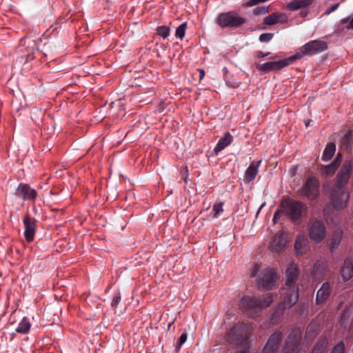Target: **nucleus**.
Instances as JSON below:
<instances>
[{"label": "nucleus", "mask_w": 353, "mask_h": 353, "mask_svg": "<svg viewBox=\"0 0 353 353\" xmlns=\"http://www.w3.org/2000/svg\"><path fill=\"white\" fill-rule=\"evenodd\" d=\"M204 77V70H200V78H203Z\"/></svg>", "instance_id": "47"}, {"label": "nucleus", "mask_w": 353, "mask_h": 353, "mask_svg": "<svg viewBox=\"0 0 353 353\" xmlns=\"http://www.w3.org/2000/svg\"><path fill=\"white\" fill-rule=\"evenodd\" d=\"M343 231L341 229L337 230L334 233V234L330 239V243H329V249L330 250L331 252H334L338 249V248L341 243V239L343 238Z\"/></svg>", "instance_id": "27"}, {"label": "nucleus", "mask_w": 353, "mask_h": 353, "mask_svg": "<svg viewBox=\"0 0 353 353\" xmlns=\"http://www.w3.org/2000/svg\"><path fill=\"white\" fill-rule=\"evenodd\" d=\"M271 294H266L261 297L243 296L239 301V308L248 317L254 318L261 314L263 309L268 307L272 302Z\"/></svg>", "instance_id": "1"}, {"label": "nucleus", "mask_w": 353, "mask_h": 353, "mask_svg": "<svg viewBox=\"0 0 353 353\" xmlns=\"http://www.w3.org/2000/svg\"><path fill=\"white\" fill-rule=\"evenodd\" d=\"M339 6V3H335V4L332 5L329 9H327L325 11V13L330 14L331 12L335 11L338 8Z\"/></svg>", "instance_id": "45"}, {"label": "nucleus", "mask_w": 353, "mask_h": 353, "mask_svg": "<svg viewBox=\"0 0 353 353\" xmlns=\"http://www.w3.org/2000/svg\"><path fill=\"white\" fill-rule=\"evenodd\" d=\"M281 56L279 54H276L273 57H271L270 58L271 59H277V58H279Z\"/></svg>", "instance_id": "49"}, {"label": "nucleus", "mask_w": 353, "mask_h": 353, "mask_svg": "<svg viewBox=\"0 0 353 353\" xmlns=\"http://www.w3.org/2000/svg\"><path fill=\"white\" fill-rule=\"evenodd\" d=\"M332 288L329 282H325L316 292V303L320 305L325 303L330 296Z\"/></svg>", "instance_id": "18"}, {"label": "nucleus", "mask_w": 353, "mask_h": 353, "mask_svg": "<svg viewBox=\"0 0 353 353\" xmlns=\"http://www.w3.org/2000/svg\"><path fill=\"white\" fill-rule=\"evenodd\" d=\"M213 212H214V216L218 215L221 212L223 211V203H216L214 204L212 208Z\"/></svg>", "instance_id": "42"}, {"label": "nucleus", "mask_w": 353, "mask_h": 353, "mask_svg": "<svg viewBox=\"0 0 353 353\" xmlns=\"http://www.w3.org/2000/svg\"><path fill=\"white\" fill-rule=\"evenodd\" d=\"M302 341V331L300 328H294L289 334L283 345L285 353H299Z\"/></svg>", "instance_id": "10"}, {"label": "nucleus", "mask_w": 353, "mask_h": 353, "mask_svg": "<svg viewBox=\"0 0 353 353\" xmlns=\"http://www.w3.org/2000/svg\"><path fill=\"white\" fill-rule=\"evenodd\" d=\"M233 141V137L230 132H226L224 137L221 138L216 145L215 146L214 151L216 154L225 149L227 146L230 145Z\"/></svg>", "instance_id": "25"}, {"label": "nucleus", "mask_w": 353, "mask_h": 353, "mask_svg": "<svg viewBox=\"0 0 353 353\" xmlns=\"http://www.w3.org/2000/svg\"><path fill=\"white\" fill-rule=\"evenodd\" d=\"M261 163V161H259L257 162L253 161L250 163L249 167L245 170L244 174L243 180L245 183L248 184L254 180L258 174V169Z\"/></svg>", "instance_id": "21"}, {"label": "nucleus", "mask_w": 353, "mask_h": 353, "mask_svg": "<svg viewBox=\"0 0 353 353\" xmlns=\"http://www.w3.org/2000/svg\"><path fill=\"white\" fill-rule=\"evenodd\" d=\"M23 223L25 229V239L28 243H30L34 240L36 233V220L34 218L26 214L23 217Z\"/></svg>", "instance_id": "17"}, {"label": "nucleus", "mask_w": 353, "mask_h": 353, "mask_svg": "<svg viewBox=\"0 0 353 353\" xmlns=\"http://www.w3.org/2000/svg\"><path fill=\"white\" fill-rule=\"evenodd\" d=\"M246 22V19L240 16L236 11H229L220 13L218 15L216 23L221 28H237Z\"/></svg>", "instance_id": "6"}, {"label": "nucleus", "mask_w": 353, "mask_h": 353, "mask_svg": "<svg viewBox=\"0 0 353 353\" xmlns=\"http://www.w3.org/2000/svg\"><path fill=\"white\" fill-rule=\"evenodd\" d=\"M172 323H173V322H172V323H169V324H168V329H170V327H171V325H172Z\"/></svg>", "instance_id": "51"}, {"label": "nucleus", "mask_w": 353, "mask_h": 353, "mask_svg": "<svg viewBox=\"0 0 353 353\" xmlns=\"http://www.w3.org/2000/svg\"><path fill=\"white\" fill-rule=\"evenodd\" d=\"M268 6H258L253 9V14L256 16L268 13Z\"/></svg>", "instance_id": "37"}, {"label": "nucleus", "mask_w": 353, "mask_h": 353, "mask_svg": "<svg viewBox=\"0 0 353 353\" xmlns=\"http://www.w3.org/2000/svg\"><path fill=\"white\" fill-rule=\"evenodd\" d=\"M328 48L327 43L325 41L312 40L302 46L298 52L292 57L294 61L301 59L304 56H313L321 53Z\"/></svg>", "instance_id": "5"}, {"label": "nucleus", "mask_w": 353, "mask_h": 353, "mask_svg": "<svg viewBox=\"0 0 353 353\" xmlns=\"http://www.w3.org/2000/svg\"><path fill=\"white\" fill-rule=\"evenodd\" d=\"M329 199L330 203L326 204L323 209L325 219H328L330 214L331 207L334 210H340L347 206L350 193L343 188L334 186L330 191Z\"/></svg>", "instance_id": "2"}, {"label": "nucleus", "mask_w": 353, "mask_h": 353, "mask_svg": "<svg viewBox=\"0 0 353 353\" xmlns=\"http://www.w3.org/2000/svg\"><path fill=\"white\" fill-rule=\"evenodd\" d=\"M319 325L316 322H311L308 324L305 330V339L312 341L319 334Z\"/></svg>", "instance_id": "29"}, {"label": "nucleus", "mask_w": 353, "mask_h": 353, "mask_svg": "<svg viewBox=\"0 0 353 353\" xmlns=\"http://www.w3.org/2000/svg\"><path fill=\"white\" fill-rule=\"evenodd\" d=\"M187 28V22L181 23L176 30L175 36L176 38L183 39Z\"/></svg>", "instance_id": "35"}, {"label": "nucleus", "mask_w": 353, "mask_h": 353, "mask_svg": "<svg viewBox=\"0 0 353 353\" xmlns=\"http://www.w3.org/2000/svg\"><path fill=\"white\" fill-rule=\"evenodd\" d=\"M353 133L352 130H349L342 138V144L346 148H350L352 142Z\"/></svg>", "instance_id": "34"}, {"label": "nucleus", "mask_w": 353, "mask_h": 353, "mask_svg": "<svg viewBox=\"0 0 353 353\" xmlns=\"http://www.w3.org/2000/svg\"><path fill=\"white\" fill-rule=\"evenodd\" d=\"M299 299V288L293 287L289 288L285 292L283 301L281 303L272 314L271 321L278 316L283 314L287 309L292 307Z\"/></svg>", "instance_id": "7"}, {"label": "nucleus", "mask_w": 353, "mask_h": 353, "mask_svg": "<svg viewBox=\"0 0 353 353\" xmlns=\"http://www.w3.org/2000/svg\"><path fill=\"white\" fill-rule=\"evenodd\" d=\"M278 274L275 269L265 268L259 274L256 282L259 288L271 290L276 283Z\"/></svg>", "instance_id": "9"}, {"label": "nucleus", "mask_w": 353, "mask_h": 353, "mask_svg": "<svg viewBox=\"0 0 353 353\" xmlns=\"http://www.w3.org/2000/svg\"><path fill=\"white\" fill-rule=\"evenodd\" d=\"M236 353H246V352L245 351H239V352H238Z\"/></svg>", "instance_id": "52"}, {"label": "nucleus", "mask_w": 353, "mask_h": 353, "mask_svg": "<svg viewBox=\"0 0 353 353\" xmlns=\"http://www.w3.org/2000/svg\"><path fill=\"white\" fill-rule=\"evenodd\" d=\"M284 213L283 209V210H276V212L274 214L272 221L274 224H276L279 219L281 218V214Z\"/></svg>", "instance_id": "43"}, {"label": "nucleus", "mask_w": 353, "mask_h": 353, "mask_svg": "<svg viewBox=\"0 0 353 353\" xmlns=\"http://www.w3.org/2000/svg\"><path fill=\"white\" fill-rule=\"evenodd\" d=\"M347 23H348V24L347 25L346 28L347 30H351V29L353 30V18L350 19L349 17H347V18L342 19L341 20V25H343V24H345Z\"/></svg>", "instance_id": "40"}, {"label": "nucleus", "mask_w": 353, "mask_h": 353, "mask_svg": "<svg viewBox=\"0 0 353 353\" xmlns=\"http://www.w3.org/2000/svg\"><path fill=\"white\" fill-rule=\"evenodd\" d=\"M187 338V333L185 332H183L178 340L177 345L175 348L176 352L180 350L181 345L186 341Z\"/></svg>", "instance_id": "38"}, {"label": "nucleus", "mask_w": 353, "mask_h": 353, "mask_svg": "<svg viewBox=\"0 0 353 353\" xmlns=\"http://www.w3.org/2000/svg\"><path fill=\"white\" fill-rule=\"evenodd\" d=\"M294 61L292 56L279 61H268L263 64H257L256 68L259 70L264 72L272 71H279L283 68L291 65Z\"/></svg>", "instance_id": "12"}, {"label": "nucleus", "mask_w": 353, "mask_h": 353, "mask_svg": "<svg viewBox=\"0 0 353 353\" xmlns=\"http://www.w3.org/2000/svg\"><path fill=\"white\" fill-rule=\"evenodd\" d=\"M326 268V265L323 261H317L311 273L312 278L316 281L323 280L325 276Z\"/></svg>", "instance_id": "22"}, {"label": "nucleus", "mask_w": 353, "mask_h": 353, "mask_svg": "<svg viewBox=\"0 0 353 353\" xmlns=\"http://www.w3.org/2000/svg\"><path fill=\"white\" fill-rule=\"evenodd\" d=\"M121 300V296L120 292H118V294L117 295L114 296L112 303H111V306L113 307H116L118 305V304L120 303Z\"/></svg>", "instance_id": "41"}, {"label": "nucleus", "mask_w": 353, "mask_h": 353, "mask_svg": "<svg viewBox=\"0 0 353 353\" xmlns=\"http://www.w3.org/2000/svg\"><path fill=\"white\" fill-rule=\"evenodd\" d=\"M259 265L255 264V265H254L253 270H252V273H251V275H250V276H251V277H254V276H256V273H257V272H258V271H259Z\"/></svg>", "instance_id": "46"}, {"label": "nucleus", "mask_w": 353, "mask_h": 353, "mask_svg": "<svg viewBox=\"0 0 353 353\" xmlns=\"http://www.w3.org/2000/svg\"><path fill=\"white\" fill-rule=\"evenodd\" d=\"M288 22V17L285 13L274 12L268 15L263 19V24L265 26H272L279 23H285Z\"/></svg>", "instance_id": "20"}, {"label": "nucleus", "mask_w": 353, "mask_h": 353, "mask_svg": "<svg viewBox=\"0 0 353 353\" xmlns=\"http://www.w3.org/2000/svg\"><path fill=\"white\" fill-rule=\"evenodd\" d=\"M286 245V241L283 235L277 233L270 242V249L272 252H279L282 251Z\"/></svg>", "instance_id": "24"}, {"label": "nucleus", "mask_w": 353, "mask_h": 353, "mask_svg": "<svg viewBox=\"0 0 353 353\" xmlns=\"http://www.w3.org/2000/svg\"><path fill=\"white\" fill-rule=\"evenodd\" d=\"M31 327V323L27 317H23L16 328V332L19 334H28Z\"/></svg>", "instance_id": "31"}, {"label": "nucleus", "mask_w": 353, "mask_h": 353, "mask_svg": "<svg viewBox=\"0 0 353 353\" xmlns=\"http://www.w3.org/2000/svg\"><path fill=\"white\" fill-rule=\"evenodd\" d=\"M270 54H271V52H263L262 51H258L256 52V57L258 58L266 57L270 56Z\"/></svg>", "instance_id": "44"}, {"label": "nucleus", "mask_w": 353, "mask_h": 353, "mask_svg": "<svg viewBox=\"0 0 353 353\" xmlns=\"http://www.w3.org/2000/svg\"><path fill=\"white\" fill-rule=\"evenodd\" d=\"M319 183L314 176L307 178L303 186L296 191V194L306 197L310 201L316 200L319 196Z\"/></svg>", "instance_id": "8"}, {"label": "nucleus", "mask_w": 353, "mask_h": 353, "mask_svg": "<svg viewBox=\"0 0 353 353\" xmlns=\"http://www.w3.org/2000/svg\"><path fill=\"white\" fill-rule=\"evenodd\" d=\"M352 168L353 165L352 161H345L337 174L336 182L334 186L345 188V186L347 185L350 179V172Z\"/></svg>", "instance_id": "13"}, {"label": "nucleus", "mask_w": 353, "mask_h": 353, "mask_svg": "<svg viewBox=\"0 0 353 353\" xmlns=\"http://www.w3.org/2000/svg\"><path fill=\"white\" fill-rule=\"evenodd\" d=\"M331 353H345V345L343 341H339L332 348Z\"/></svg>", "instance_id": "36"}, {"label": "nucleus", "mask_w": 353, "mask_h": 353, "mask_svg": "<svg viewBox=\"0 0 353 353\" xmlns=\"http://www.w3.org/2000/svg\"><path fill=\"white\" fill-rule=\"evenodd\" d=\"M314 2V0H292V1L288 3L285 8L288 10L295 11L299 9H302L300 12V16L302 18H305L308 14V10L305 8H307L310 6Z\"/></svg>", "instance_id": "16"}, {"label": "nucleus", "mask_w": 353, "mask_h": 353, "mask_svg": "<svg viewBox=\"0 0 353 353\" xmlns=\"http://www.w3.org/2000/svg\"><path fill=\"white\" fill-rule=\"evenodd\" d=\"M327 230L325 223L321 220H314L309 228V236L315 243L321 242L325 237Z\"/></svg>", "instance_id": "11"}, {"label": "nucleus", "mask_w": 353, "mask_h": 353, "mask_svg": "<svg viewBox=\"0 0 353 353\" xmlns=\"http://www.w3.org/2000/svg\"><path fill=\"white\" fill-rule=\"evenodd\" d=\"M328 346L327 337L323 338L314 347L311 353H323Z\"/></svg>", "instance_id": "32"}, {"label": "nucleus", "mask_w": 353, "mask_h": 353, "mask_svg": "<svg viewBox=\"0 0 353 353\" xmlns=\"http://www.w3.org/2000/svg\"><path fill=\"white\" fill-rule=\"evenodd\" d=\"M336 151V145L334 143L331 142L327 144L323 155L321 157V159L323 161H330L332 157L334 156Z\"/></svg>", "instance_id": "30"}, {"label": "nucleus", "mask_w": 353, "mask_h": 353, "mask_svg": "<svg viewBox=\"0 0 353 353\" xmlns=\"http://www.w3.org/2000/svg\"><path fill=\"white\" fill-rule=\"evenodd\" d=\"M310 121H307L305 122V125L307 127L309 125Z\"/></svg>", "instance_id": "50"}, {"label": "nucleus", "mask_w": 353, "mask_h": 353, "mask_svg": "<svg viewBox=\"0 0 353 353\" xmlns=\"http://www.w3.org/2000/svg\"><path fill=\"white\" fill-rule=\"evenodd\" d=\"M251 330L252 325L250 323H237L227 332L226 341L230 344L246 347L248 344Z\"/></svg>", "instance_id": "3"}, {"label": "nucleus", "mask_w": 353, "mask_h": 353, "mask_svg": "<svg viewBox=\"0 0 353 353\" xmlns=\"http://www.w3.org/2000/svg\"><path fill=\"white\" fill-rule=\"evenodd\" d=\"M340 274L344 281L350 280L353 276V262L350 259H346L342 264Z\"/></svg>", "instance_id": "23"}, {"label": "nucleus", "mask_w": 353, "mask_h": 353, "mask_svg": "<svg viewBox=\"0 0 353 353\" xmlns=\"http://www.w3.org/2000/svg\"><path fill=\"white\" fill-rule=\"evenodd\" d=\"M274 37L273 33H263L259 36V41L261 42H269Z\"/></svg>", "instance_id": "39"}, {"label": "nucleus", "mask_w": 353, "mask_h": 353, "mask_svg": "<svg viewBox=\"0 0 353 353\" xmlns=\"http://www.w3.org/2000/svg\"><path fill=\"white\" fill-rule=\"evenodd\" d=\"M281 207L284 213L296 223H299L307 210V205L301 201H295L290 199H284L281 202Z\"/></svg>", "instance_id": "4"}, {"label": "nucleus", "mask_w": 353, "mask_h": 353, "mask_svg": "<svg viewBox=\"0 0 353 353\" xmlns=\"http://www.w3.org/2000/svg\"><path fill=\"white\" fill-rule=\"evenodd\" d=\"M170 32V29L167 26H161L157 28V34L163 39H166Z\"/></svg>", "instance_id": "33"}, {"label": "nucleus", "mask_w": 353, "mask_h": 353, "mask_svg": "<svg viewBox=\"0 0 353 353\" xmlns=\"http://www.w3.org/2000/svg\"><path fill=\"white\" fill-rule=\"evenodd\" d=\"M309 243L308 239L305 235H299L296 237L294 248L298 254H303L307 250Z\"/></svg>", "instance_id": "26"}, {"label": "nucleus", "mask_w": 353, "mask_h": 353, "mask_svg": "<svg viewBox=\"0 0 353 353\" xmlns=\"http://www.w3.org/2000/svg\"><path fill=\"white\" fill-rule=\"evenodd\" d=\"M14 194L24 201H34L37 197V192L34 189L24 183H20L16 188Z\"/></svg>", "instance_id": "14"}, {"label": "nucleus", "mask_w": 353, "mask_h": 353, "mask_svg": "<svg viewBox=\"0 0 353 353\" xmlns=\"http://www.w3.org/2000/svg\"><path fill=\"white\" fill-rule=\"evenodd\" d=\"M283 334L281 331L274 332L265 345L263 353H278V349L282 341Z\"/></svg>", "instance_id": "15"}, {"label": "nucleus", "mask_w": 353, "mask_h": 353, "mask_svg": "<svg viewBox=\"0 0 353 353\" xmlns=\"http://www.w3.org/2000/svg\"><path fill=\"white\" fill-rule=\"evenodd\" d=\"M341 161V157L340 155H338L331 163L321 167V170L322 173L327 175L334 173L338 169Z\"/></svg>", "instance_id": "28"}, {"label": "nucleus", "mask_w": 353, "mask_h": 353, "mask_svg": "<svg viewBox=\"0 0 353 353\" xmlns=\"http://www.w3.org/2000/svg\"><path fill=\"white\" fill-rule=\"evenodd\" d=\"M346 313H347V311L346 310H344L342 316H341V321H343L344 319H345V316L346 315Z\"/></svg>", "instance_id": "48"}, {"label": "nucleus", "mask_w": 353, "mask_h": 353, "mask_svg": "<svg viewBox=\"0 0 353 353\" xmlns=\"http://www.w3.org/2000/svg\"><path fill=\"white\" fill-rule=\"evenodd\" d=\"M299 275V268L294 263L290 264L285 271V285L291 286L298 279Z\"/></svg>", "instance_id": "19"}]
</instances>
